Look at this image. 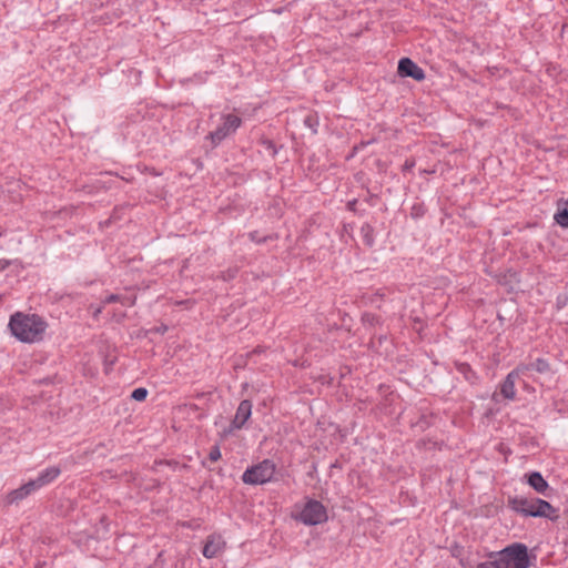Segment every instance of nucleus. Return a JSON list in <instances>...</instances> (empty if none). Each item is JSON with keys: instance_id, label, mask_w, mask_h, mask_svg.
Listing matches in <instances>:
<instances>
[{"instance_id": "obj_1", "label": "nucleus", "mask_w": 568, "mask_h": 568, "mask_svg": "<svg viewBox=\"0 0 568 568\" xmlns=\"http://www.w3.org/2000/svg\"><path fill=\"white\" fill-rule=\"evenodd\" d=\"M12 335L22 343H37L43 338L47 323L36 314H13L9 322Z\"/></svg>"}, {"instance_id": "obj_2", "label": "nucleus", "mask_w": 568, "mask_h": 568, "mask_svg": "<svg viewBox=\"0 0 568 568\" xmlns=\"http://www.w3.org/2000/svg\"><path fill=\"white\" fill-rule=\"evenodd\" d=\"M275 474V465L273 462L265 459L257 465L247 468L242 479L248 485H263L270 481Z\"/></svg>"}, {"instance_id": "obj_3", "label": "nucleus", "mask_w": 568, "mask_h": 568, "mask_svg": "<svg viewBox=\"0 0 568 568\" xmlns=\"http://www.w3.org/2000/svg\"><path fill=\"white\" fill-rule=\"evenodd\" d=\"M507 568H528L529 557L528 549L523 544H514L498 552Z\"/></svg>"}, {"instance_id": "obj_4", "label": "nucleus", "mask_w": 568, "mask_h": 568, "mask_svg": "<svg viewBox=\"0 0 568 568\" xmlns=\"http://www.w3.org/2000/svg\"><path fill=\"white\" fill-rule=\"evenodd\" d=\"M519 505L520 508H518V510L526 516L545 517L550 520H556L558 518L557 510L546 500H519Z\"/></svg>"}, {"instance_id": "obj_5", "label": "nucleus", "mask_w": 568, "mask_h": 568, "mask_svg": "<svg viewBox=\"0 0 568 568\" xmlns=\"http://www.w3.org/2000/svg\"><path fill=\"white\" fill-rule=\"evenodd\" d=\"M297 519L303 524L313 526L327 519L325 507L317 500H308L301 510Z\"/></svg>"}, {"instance_id": "obj_6", "label": "nucleus", "mask_w": 568, "mask_h": 568, "mask_svg": "<svg viewBox=\"0 0 568 568\" xmlns=\"http://www.w3.org/2000/svg\"><path fill=\"white\" fill-rule=\"evenodd\" d=\"M241 119L236 115L227 114L224 116V123L215 131L211 132L207 138L214 145L219 144L222 140L235 132L241 125Z\"/></svg>"}, {"instance_id": "obj_7", "label": "nucleus", "mask_w": 568, "mask_h": 568, "mask_svg": "<svg viewBox=\"0 0 568 568\" xmlns=\"http://www.w3.org/2000/svg\"><path fill=\"white\" fill-rule=\"evenodd\" d=\"M528 366H518L516 369L510 372L503 384L500 385V395L506 399H515V381L519 375L525 374Z\"/></svg>"}, {"instance_id": "obj_8", "label": "nucleus", "mask_w": 568, "mask_h": 568, "mask_svg": "<svg viewBox=\"0 0 568 568\" xmlns=\"http://www.w3.org/2000/svg\"><path fill=\"white\" fill-rule=\"evenodd\" d=\"M398 73L400 77H409L416 81L425 79V72L409 58H403L398 62Z\"/></svg>"}, {"instance_id": "obj_9", "label": "nucleus", "mask_w": 568, "mask_h": 568, "mask_svg": "<svg viewBox=\"0 0 568 568\" xmlns=\"http://www.w3.org/2000/svg\"><path fill=\"white\" fill-rule=\"evenodd\" d=\"M225 541L219 535H211L203 548V555L206 558L216 557L224 549Z\"/></svg>"}, {"instance_id": "obj_10", "label": "nucleus", "mask_w": 568, "mask_h": 568, "mask_svg": "<svg viewBox=\"0 0 568 568\" xmlns=\"http://www.w3.org/2000/svg\"><path fill=\"white\" fill-rule=\"evenodd\" d=\"M36 490H37V488L34 486V483H32V480H30L29 483L22 485L21 487L10 491L6 496V501H7V504L18 503Z\"/></svg>"}, {"instance_id": "obj_11", "label": "nucleus", "mask_w": 568, "mask_h": 568, "mask_svg": "<svg viewBox=\"0 0 568 568\" xmlns=\"http://www.w3.org/2000/svg\"><path fill=\"white\" fill-rule=\"evenodd\" d=\"M252 413V404L250 400L244 399L240 403L235 417L233 419V427L234 428H241L246 423V420L250 418Z\"/></svg>"}, {"instance_id": "obj_12", "label": "nucleus", "mask_w": 568, "mask_h": 568, "mask_svg": "<svg viewBox=\"0 0 568 568\" xmlns=\"http://www.w3.org/2000/svg\"><path fill=\"white\" fill-rule=\"evenodd\" d=\"M60 475V469L58 467H50L41 473L36 479L32 480L37 489L42 486L51 483Z\"/></svg>"}, {"instance_id": "obj_13", "label": "nucleus", "mask_w": 568, "mask_h": 568, "mask_svg": "<svg viewBox=\"0 0 568 568\" xmlns=\"http://www.w3.org/2000/svg\"><path fill=\"white\" fill-rule=\"evenodd\" d=\"M528 484L539 494H545L548 489V483L538 471L528 475Z\"/></svg>"}, {"instance_id": "obj_14", "label": "nucleus", "mask_w": 568, "mask_h": 568, "mask_svg": "<svg viewBox=\"0 0 568 568\" xmlns=\"http://www.w3.org/2000/svg\"><path fill=\"white\" fill-rule=\"evenodd\" d=\"M555 220L560 226L568 227V203H565L562 207H558Z\"/></svg>"}, {"instance_id": "obj_15", "label": "nucleus", "mask_w": 568, "mask_h": 568, "mask_svg": "<svg viewBox=\"0 0 568 568\" xmlns=\"http://www.w3.org/2000/svg\"><path fill=\"white\" fill-rule=\"evenodd\" d=\"M493 560L481 562L477 566V568H507L506 564L500 560L498 552L496 555L490 556Z\"/></svg>"}, {"instance_id": "obj_16", "label": "nucleus", "mask_w": 568, "mask_h": 568, "mask_svg": "<svg viewBox=\"0 0 568 568\" xmlns=\"http://www.w3.org/2000/svg\"><path fill=\"white\" fill-rule=\"evenodd\" d=\"M527 366L528 368L526 369V372L532 369L536 371L537 373L544 374L549 371V364L542 358H538Z\"/></svg>"}, {"instance_id": "obj_17", "label": "nucleus", "mask_w": 568, "mask_h": 568, "mask_svg": "<svg viewBox=\"0 0 568 568\" xmlns=\"http://www.w3.org/2000/svg\"><path fill=\"white\" fill-rule=\"evenodd\" d=\"M362 233H363L365 243L371 246L373 244V235H372L373 229L369 225H364L362 227Z\"/></svg>"}, {"instance_id": "obj_18", "label": "nucleus", "mask_w": 568, "mask_h": 568, "mask_svg": "<svg viewBox=\"0 0 568 568\" xmlns=\"http://www.w3.org/2000/svg\"><path fill=\"white\" fill-rule=\"evenodd\" d=\"M146 395H148V390L145 388L140 387V388H135L132 392L131 397L135 400L141 402V400L145 399Z\"/></svg>"}, {"instance_id": "obj_19", "label": "nucleus", "mask_w": 568, "mask_h": 568, "mask_svg": "<svg viewBox=\"0 0 568 568\" xmlns=\"http://www.w3.org/2000/svg\"><path fill=\"white\" fill-rule=\"evenodd\" d=\"M209 458L211 462H216L221 458V452L217 446L212 447V449L209 454Z\"/></svg>"}, {"instance_id": "obj_20", "label": "nucleus", "mask_w": 568, "mask_h": 568, "mask_svg": "<svg viewBox=\"0 0 568 568\" xmlns=\"http://www.w3.org/2000/svg\"><path fill=\"white\" fill-rule=\"evenodd\" d=\"M114 302H121L123 304L126 303L125 298H123L121 295H118V294H111L104 301V303H114Z\"/></svg>"}, {"instance_id": "obj_21", "label": "nucleus", "mask_w": 568, "mask_h": 568, "mask_svg": "<svg viewBox=\"0 0 568 568\" xmlns=\"http://www.w3.org/2000/svg\"><path fill=\"white\" fill-rule=\"evenodd\" d=\"M10 265V262L7 260H0V271L6 270Z\"/></svg>"}, {"instance_id": "obj_22", "label": "nucleus", "mask_w": 568, "mask_h": 568, "mask_svg": "<svg viewBox=\"0 0 568 568\" xmlns=\"http://www.w3.org/2000/svg\"><path fill=\"white\" fill-rule=\"evenodd\" d=\"M415 165L414 161H406L403 169L404 170H410Z\"/></svg>"}, {"instance_id": "obj_23", "label": "nucleus", "mask_w": 568, "mask_h": 568, "mask_svg": "<svg viewBox=\"0 0 568 568\" xmlns=\"http://www.w3.org/2000/svg\"><path fill=\"white\" fill-rule=\"evenodd\" d=\"M166 331H168L166 325H162V326L155 328V332L161 333V334H164Z\"/></svg>"}, {"instance_id": "obj_24", "label": "nucleus", "mask_w": 568, "mask_h": 568, "mask_svg": "<svg viewBox=\"0 0 568 568\" xmlns=\"http://www.w3.org/2000/svg\"><path fill=\"white\" fill-rule=\"evenodd\" d=\"M100 313H101V307L97 308L95 312L93 313V315L98 316Z\"/></svg>"}, {"instance_id": "obj_25", "label": "nucleus", "mask_w": 568, "mask_h": 568, "mask_svg": "<svg viewBox=\"0 0 568 568\" xmlns=\"http://www.w3.org/2000/svg\"><path fill=\"white\" fill-rule=\"evenodd\" d=\"M348 205L351 209H353V205H355V201L354 202H348Z\"/></svg>"}]
</instances>
